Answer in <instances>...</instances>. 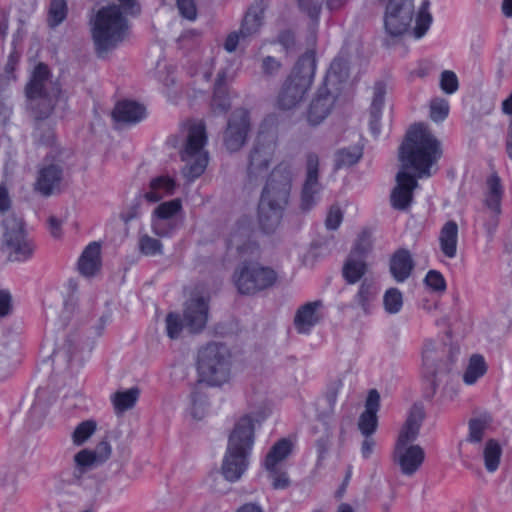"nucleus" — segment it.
Returning a JSON list of instances; mask_svg holds the SVG:
<instances>
[{
	"label": "nucleus",
	"instance_id": "0eeeda50",
	"mask_svg": "<svg viewBox=\"0 0 512 512\" xmlns=\"http://www.w3.org/2000/svg\"><path fill=\"white\" fill-rule=\"evenodd\" d=\"M316 69V59L313 51H307L300 56L283 84L278 96V105L283 110L295 107L310 88Z\"/></svg>",
	"mask_w": 512,
	"mask_h": 512
},
{
	"label": "nucleus",
	"instance_id": "ddd939ff",
	"mask_svg": "<svg viewBox=\"0 0 512 512\" xmlns=\"http://www.w3.org/2000/svg\"><path fill=\"white\" fill-rule=\"evenodd\" d=\"M275 152V142L267 134L260 132L247 156V182L255 185L267 172Z\"/></svg>",
	"mask_w": 512,
	"mask_h": 512
},
{
	"label": "nucleus",
	"instance_id": "7c9ffc66",
	"mask_svg": "<svg viewBox=\"0 0 512 512\" xmlns=\"http://www.w3.org/2000/svg\"><path fill=\"white\" fill-rule=\"evenodd\" d=\"M488 191L485 194V206L496 215L501 214V201L503 197V187L499 176L493 175L487 180Z\"/></svg>",
	"mask_w": 512,
	"mask_h": 512
},
{
	"label": "nucleus",
	"instance_id": "e2e57ef3",
	"mask_svg": "<svg viewBox=\"0 0 512 512\" xmlns=\"http://www.w3.org/2000/svg\"><path fill=\"white\" fill-rule=\"evenodd\" d=\"M380 406V394L376 389H371L368 393L366 403H365V411H370L371 413L377 414Z\"/></svg>",
	"mask_w": 512,
	"mask_h": 512
},
{
	"label": "nucleus",
	"instance_id": "3c124183",
	"mask_svg": "<svg viewBox=\"0 0 512 512\" xmlns=\"http://www.w3.org/2000/svg\"><path fill=\"white\" fill-rule=\"evenodd\" d=\"M440 87L446 94H453L458 90L457 75L450 70H444L440 77Z\"/></svg>",
	"mask_w": 512,
	"mask_h": 512
},
{
	"label": "nucleus",
	"instance_id": "09e8293b",
	"mask_svg": "<svg viewBox=\"0 0 512 512\" xmlns=\"http://www.w3.org/2000/svg\"><path fill=\"white\" fill-rule=\"evenodd\" d=\"M75 465L76 469L79 470L80 473L85 472L87 469L91 468L92 466L98 464L95 454L91 450H81L78 452L75 457Z\"/></svg>",
	"mask_w": 512,
	"mask_h": 512
},
{
	"label": "nucleus",
	"instance_id": "5fc2aeb1",
	"mask_svg": "<svg viewBox=\"0 0 512 512\" xmlns=\"http://www.w3.org/2000/svg\"><path fill=\"white\" fill-rule=\"evenodd\" d=\"M385 96V84L383 82H377L374 86L373 100L370 106L371 113L382 114V108L384 105Z\"/></svg>",
	"mask_w": 512,
	"mask_h": 512
},
{
	"label": "nucleus",
	"instance_id": "69168bd1",
	"mask_svg": "<svg viewBox=\"0 0 512 512\" xmlns=\"http://www.w3.org/2000/svg\"><path fill=\"white\" fill-rule=\"evenodd\" d=\"M341 387H342V381L336 380L327 389L325 399L331 408L335 405V403L337 401L338 393H339V390L341 389Z\"/></svg>",
	"mask_w": 512,
	"mask_h": 512
},
{
	"label": "nucleus",
	"instance_id": "473e14b6",
	"mask_svg": "<svg viewBox=\"0 0 512 512\" xmlns=\"http://www.w3.org/2000/svg\"><path fill=\"white\" fill-rule=\"evenodd\" d=\"M263 8L252 5L244 16L240 28L242 38L249 37L258 32L263 23Z\"/></svg>",
	"mask_w": 512,
	"mask_h": 512
},
{
	"label": "nucleus",
	"instance_id": "338daca9",
	"mask_svg": "<svg viewBox=\"0 0 512 512\" xmlns=\"http://www.w3.org/2000/svg\"><path fill=\"white\" fill-rule=\"evenodd\" d=\"M329 445H330V435L329 434H326V435L320 437L316 441V450L318 453V461L324 459L326 453L328 452Z\"/></svg>",
	"mask_w": 512,
	"mask_h": 512
},
{
	"label": "nucleus",
	"instance_id": "bb28decb",
	"mask_svg": "<svg viewBox=\"0 0 512 512\" xmlns=\"http://www.w3.org/2000/svg\"><path fill=\"white\" fill-rule=\"evenodd\" d=\"M251 234V223L247 217L238 219L227 238V248L242 252Z\"/></svg>",
	"mask_w": 512,
	"mask_h": 512
},
{
	"label": "nucleus",
	"instance_id": "c9c22d12",
	"mask_svg": "<svg viewBox=\"0 0 512 512\" xmlns=\"http://www.w3.org/2000/svg\"><path fill=\"white\" fill-rule=\"evenodd\" d=\"M502 455V448L498 441L495 439H489L484 447L483 457H484V465L488 472H495L500 463Z\"/></svg>",
	"mask_w": 512,
	"mask_h": 512
},
{
	"label": "nucleus",
	"instance_id": "72a5a7b5",
	"mask_svg": "<svg viewBox=\"0 0 512 512\" xmlns=\"http://www.w3.org/2000/svg\"><path fill=\"white\" fill-rule=\"evenodd\" d=\"M367 264L365 259L348 256L342 269L343 277L348 284H355L366 273Z\"/></svg>",
	"mask_w": 512,
	"mask_h": 512
},
{
	"label": "nucleus",
	"instance_id": "49530a36",
	"mask_svg": "<svg viewBox=\"0 0 512 512\" xmlns=\"http://www.w3.org/2000/svg\"><path fill=\"white\" fill-rule=\"evenodd\" d=\"M449 114V103L442 98H435L430 103V118L434 122L444 121Z\"/></svg>",
	"mask_w": 512,
	"mask_h": 512
},
{
	"label": "nucleus",
	"instance_id": "a18cd8bd",
	"mask_svg": "<svg viewBox=\"0 0 512 512\" xmlns=\"http://www.w3.org/2000/svg\"><path fill=\"white\" fill-rule=\"evenodd\" d=\"M377 424V414L370 411H364L359 417L358 427L365 437H370L376 431Z\"/></svg>",
	"mask_w": 512,
	"mask_h": 512
},
{
	"label": "nucleus",
	"instance_id": "9d476101",
	"mask_svg": "<svg viewBox=\"0 0 512 512\" xmlns=\"http://www.w3.org/2000/svg\"><path fill=\"white\" fill-rule=\"evenodd\" d=\"M278 275L274 269L258 262L243 261L234 271L233 281L241 295L253 296L274 286Z\"/></svg>",
	"mask_w": 512,
	"mask_h": 512
},
{
	"label": "nucleus",
	"instance_id": "4d7b16f0",
	"mask_svg": "<svg viewBox=\"0 0 512 512\" xmlns=\"http://www.w3.org/2000/svg\"><path fill=\"white\" fill-rule=\"evenodd\" d=\"M298 6L312 20H317L321 12V2L319 0H298Z\"/></svg>",
	"mask_w": 512,
	"mask_h": 512
},
{
	"label": "nucleus",
	"instance_id": "052dcab7",
	"mask_svg": "<svg viewBox=\"0 0 512 512\" xmlns=\"http://www.w3.org/2000/svg\"><path fill=\"white\" fill-rule=\"evenodd\" d=\"M12 310V296L8 290H0V317H6Z\"/></svg>",
	"mask_w": 512,
	"mask_h": 512
},
{
	"label": "nucleus",
	"instance_id": "1a4fd4ad",
	"mask_svg": "<svg viewBox=\"0 0 512 512\" xmlns=\"http://www.w3.org/2000/svg\"><path fill=\"white\" fill-rule=\"evenodd\" d=\"M231 368V354L222 343H208L198 351L197 371L202 382L220 386L228 381Z\"/></svg>",
	"mask_w": 512,
	"mask_h": 512
},
{
	"label": "nucleus",
	"instance_id": "4be33fe9",
	"mask_svg": "<svg viewBox=\"0 0 512 512\" xmlns=\"http://www.w3.org/2000/svg\"><path fill=\"white\" fill-rule=\"evenodd\" d=\"M414 266L415 263L409 250L400 248L391 256L389 270L395 281L402 283L410 277Z\"/></svg>",
	"mask_w": 512,
	"mask_h": 512
},
{
	"label": "nucleus",
	"instance_id": "f03ea898",
	"mask_svg": "<svg viewBox=\"0 0 512 512\" xmlns=\"http://www.w3.org/2000/svg\"><path fill=\"white\" fill-rule=\"evenodd\" d=\"M50 76L48 66L39 63L34 68L30 81L25 87L29 107L35 118L33 136L44 145H49L52 142L53 135L50 128H47L45 133H41L42 121L50 117L62 93L58 83L49 81Z\"/></svg>",
	"mask_w": 512,
	"mask_h": 512
},
{
	"label": "nucleus",
	"instance_id": "cd10ccee",
	"mask_svg": "<svg viewBox=\"0 0 512 512\" xmlns=\"http://www.w3.org/2000/svg\"><path fill=\"white\" fill-rule=\"evenodd\" d=\"M176 188V183L169 176H158L151 180L149 190L144 194L148 202L156 203L163 197L172 195Z\"/></svg>",
	"mask_w": 512,
	"mask_h": 512
},
{
	"label": "nucleus",
	"instance_id": "4468645a",
	"mask_svg": "<svg viewBox=\"0 0 512 512\" xmlns=\"http://www.w3.org/2000/svg\"><path fill=\"white\" fill-rule=\"evenodd\" d=\"M413 17V0H389L384 16L386 32L392 37L403 35L410 29Z\"/></svg>",
	"mask_w": 512,
	"mask_h": 512
},
{
	"label": "nucleus",
	"instance_id": "37998d69",
	"mask_svg": "<svg viewBox=\"0 0 512 512\" xmlns=\"http://www.w3.org/2000/svg\"><path fill=\"white\" fill-rule=\"evenodd\" d=\"M230 99L227 90H221L220 88H214L213 96L211 100V108L213 112L223 114L230 109Z\"/></svg>",
	"mask_w": 512,
	"mask_h": 512
},
{
	"label": "nucleus",
	"instance_id": "13d9d810",
	"mask_svg": "<svg viewBox=\"0 0 512 512\" xmlns=\"http://www.w3.org/2000/svg\"><path fill=\"white\" fill-rule=\"evenodd\" d=\"M176 5L183 17L189 20L196 19L197 9L194 0H176Z\"/></svg>",
	"mask_w": 512,
	"mask_h": 512
},
{
	"label": "nucleus",
	"instance_id": "a19ab883",
	"mask_svg": "<svg viewBox=\"0 0 512 512\" xmlns=\"http://www.w3.org/2000/svg\"><path fill=\"white\" fill-rule=\"evenodd\" d=\"M68 12L66 0H51L48 13V25L55 28L66 18Z\"/></svg>",
	"mask_w": 512,
	"mask_h": 512
},
{
	"label": "nucleus",
	"instance_id": "864d4df0",
	"mask_svg": "<svg viewBox=\"0 0 512 512\" xmlns=\"http://www.w3.org/2000/svg\"><path fill=\"white\" fill-rule=\"evenodd\" d=\"M432 23V15L430 12H418L416 17V26L413 30L415 38H422L429 30Z\"/></svg>",
	"mask_w": 512,
	"mask_h": 512
},
{
	"label": "nucleus",
	"instance_id": "393cba45",
	"mask_svg": "<svg viewBox=\"0 0 512 512\" xmlns=\"http://www.w3.org/2000/svg\"><path fill=\"white\" fill-rule=\"evenodd\" d=\"M100 244L91 242L82 252L78 261L79 272L86 276H93L100 268Z\"/></svg>",
	"mask_w": 512,
	"mask_h": 512
},
{
	"label": "nucleus",
	"instance_id": "8fccbe9b",
	"mask_svg": "<svg viewBox=\"0 0 512 512\" xmlns=\"http://www.w3.org/2000/svg\"><path fill=\"white\" fill-rule=\"evenodd\" d=\"M191 414L195 419H201L204 415L207 405L206 396L199 391H193L190 394Z\"/></svg>",
	"mask_w": 512,
	"mask_h": 512
},
{
	"label": "nucleus",
	"instance_id": "0e129e2a",
	"mask_svg": "<svg viewBox=\"0 0 512 512\" xmlns=\"http://www.w3.org/2000/svg\"><path fill=\"white\" fill-rule=\"evenodd\" d=\"M277 42L281 44L286 51H289L295 46V36L290 30H283L278 34Z\"/></svg>",
	"mask_w": 512,
	"mask_h": 512
},
{
	"label": "nucleus",
	"instance_id": "f8f14e48",
	"mask_svg": "<svg viewBox=\"0 0 512 512\" xmlns=\"http://www.w3.org/2000/svg\"><path fill=\"white\" fill-rule=\"evenodd\" d=\"M208 318V303L204 297H195L188 300L185 304L183 318L178 313H169L166 316L167 335L171 339H177L183 328H187L190 333L201 332Z\"/></svg>",
	"mask_w": 512,
	"mask_h": 512
},
{
	"label": "nucleus",
	"instance_id": "39448f33",
	"mask_svg": "<svg viewBox=\"0 0 512 512\" xmlns=\"http://www.w3.org/2000/svg\"><path fill=\"white\" fill-rule=\"evenodd\" d=\"M425 419L423 404L414 403L410 408L406 421L399 433L394 451V460L399 465L403 475H414L425 459V452L419 445H409L414 442Z\"/></svg>",
	"mask_w": 512,
	"mask_h": 512
},
{
	"label": "nucleus",
	"instance_id": "ea45409f",
	"mask_svg": "<svg viewBox=\"0 0 512 512\" xmlns=\"http://www.w3.org/2000/svg\"><path fill=\"white\" fill-rule=\"evenodd\" d=\"M139 252L147 257L163 255V244L159 239L147 234L141 235L138 239Z\"/></svg>",
	"mask_w": 512,
	"mask_h": 512
},
{
	"label": "nucleus",
	"instance_id": "774afa93",
	"mask_svg": "<svg viewBox=\"0 0 512 512\" xmlns=\"http://www.w3.org/2000/svg\"><path fill=\"white\" fill-rule=\"evenodd\" d=\"M505 150L507 156L512 161V118L510 119L505 137Z\"/></svg>",
	"mask_w": 512,
	"mask_h": 512
},
{
	"label": "nucleus",
	"instance_id": "6ab92c4d",
	"mask_svg": "<svg viewBox=\"0 0 512 512\" xmlns=\"http://www.w3.org/2000/svg\"><path fill=\"white\" fill-rule=\"evenodd\" d=\"M396 182L390 195L391 205L396 210L406 211L413 202V191L419 185L417 178L402 170L397 173Z\"/></svg>",
	"mask_w": 512,
	"mask_h": 512
},
{
	"label": "nucleus",
	"instance_id": "6e6552de",
	"mask_svg": "<svg viewBox=\"0 0 512 512\" xmlns=\"http://www.w3.org/2000/svg\"><path fill=\"white\" fill-rule=\"evenodd\" d=\"M4 232L0 245L1 252L9 262H26L33 258L36 243L26 229L21 217L7 215L3 220Z\"/></svg>",
	"mask_w": 512,
	"mask_h": 512
},
{
	"label": "nucleus",
	"instance_id": "c756f323",
	"mask_svg": "<svg viewBox=\"0 0 512 512\" xmlns=\"http://www.w3.org/2000/svg\"><path fill=\"white\" fill-rule=\"evenodd\" d=\"M378 293L379 286L377 282L372 278H364L354 300L364 313L369 314L371 312V304L376 300Z\"/></svg>",
	"mask_w": 512,
	"mask_h": 512
},
{
	"label": "nucleus",
	"instance_id": "bf43d9fd",
	"mask_svg": "<svg viewBox=\"0 0 512 512\" xmlns=\"http://www.w3.org/2000/svg\"><path fill=\"white\" fill-rule=\"evenodd\" d=\"M342 219L343 214L340 208L332 206L326 217L325 225L329 230H336L340 226Z\"/></svg>",
	"mask_w": 512,
	"mask_h": 512
},
{
	"label": "nucleus",
	"instance_id": "c85d7f7f",
	"mask_svg": "<svg viewBox=\"0 0 512 512\" xmlns=\"http://www.w3.org/2000/svg\"><path fill=\"white\" fill-rule=\"evenodd\" d=\"M440 248L448 258H454L457 254L458 225L455 221L446 222L440 231Z\"/></svg>",
	"mask_w": 512,
	"mask_h": 512
},
{
	"label": "nucleus",
	"instance_id": "7ed1b4c3",
	"mask_svg": "<svg viewBox=\"0 0 512 512\" xmlns=\"http://www.w3.org/2000/svg\"><path fill=\"white\" fill-rule=\"evenodd\" d=\"M442 156L440 141L423 123L410 127L405 140L399 148V160L402 167L415 171L416 178H428L431 168Z\"/></svg>",
	"mask_w": 512,
	"mask_h": 512
},
{
	"label": "nucleus",
	"instance_id": "f257e3e1",
	"mask_svg": "<svg viewBox=\"0 0 512 512\" xmlns=\"http://www.w3.org/2000/svg\"><path fill=\"white\" fill-rule=\"evenodd\" d=\"M294 178L293 166L282 161L268 175L258 202V222L261 230L273 233L280 225L290 202Z\"/></svg>",
	"mask_w": 512,
	"mask_h": 512
},
{
	"label": "nucleus",
	"instance_id": "603ef678",
	"mask_svg": "<svg viewBox=\"0 0 512 512\" xmlns=\"http://www.w3.org/2000/svg\"><path fill=\"white\" fill-rule=\"evenodd\" d=\"M425 284L435 292H444L446 290V281L443 275L437 270H430L424 278Z\"/></svg>",
	"mask_w": 512,
	"mask_h": 512
},
{
	"label": "nucleus",
	"instance_id": "e433bc0d",
	"mask_svg": "<svg viewBox=\"0 0 512 512\" xmlns=\"http://www.w3.org/2000/svg\"><path fill=\"white\" fill-rule=\"evenodd\" d=\"M362 157V150L358 147L339 149L335 153L334 166L339 170L355 165Z\"/></svg>",
	"mask_w": 512,
	"mask_h": 512
},
{
	"label": "nucleus",
	"instance_id": "de8ad7c7",
	"mask_svg": "<svg viewBox=\"0 0 512 512\" xmlns=\"http://www.w3.org/2000/svg\"><path fill=\"white\" fill-rule=\"evenodd\" d=\"M370 234L367 231H363L357 238L352 251L349 256L365 259L369 251L371 250Z\"/></svg>",
	"mask_w": 512,
	"mask_h": 512
},
{
	"label": "nucleus",
	"instance_id": "f704fd0d",
	"mask_svg": "<svg viewBox=\"0 0 512 512\" xmlns=\"http://www.w3.org/2000/svg\"><path fill=\"white\" fill-rule=\"evenodd\" d=\"M492 423V416L489 413H482L479 417L469 420V434L467 441L479 443L482 441L485 430Z\"/></svg>",
	"mask_w": 512,
	"mask_h": 512
},
{
	"label": "nucleus",
	"instance_id": "412c9836",
	"mask_svg": "<svg viewBox=\"0 0 512 512\" xmlns=\"http://www.w3.org/2000/svg\"><path fill=\"white\" fill-rule=\"evenodd\" d=\"M112 117L115 122L136 124L146 117V108L133 100H122L116 103Z\"/></svg>",
	"mask_w": 512,
	"mask_h": 512
},
{
	"label": "nucleus",
	"instance_id": "58836bf2",
	"mask_svg": "<svg viewBox=\"0 0 512 512\" xmlns=\"http://www.w3.org/2000/svg\"><path fill=\"white\" fill-rule=\"evenodd\" d=\"M139 396L137 388H130L123 392H117L114 395L113 404L117 412H124L131 409Z\"/></svg>",
	"mask_w": 512,
	"mask_h": 512
},
{
	"label": "nucleus",
	"instance_id": "4c0bfd02",
	"mask_svg": "<svg viewBox=\"0 0 512 512\" xmlns=\"http://www.w3.org/2000/svg\"><path fill=\"white\" fill-rule=\"evenodd\" d=\"M487 367L483 356L475 354L470 358L469 365L463 375L466 384H474L486 373Z\"/></svg>",
	"mask_w": 512,
	"mask_h": 512
},
{
	"label": "nucleus",
	"instance_id": "5701e85b",
	"mask_svg": "<svg viewBox=\"0 0 512 512\" xmlns=\"http://www.w3.org/2000/svg\"><path fill=\"white\" fill-rule=\"evenodd\" d=\"M63 170L59 165L50 164L39 171L35 189L43 196H50L59 187Z\"/></svg>",
	"mask_w": 512,
	"mask_h": 512
},
{
	"label": "nucleus",
	"instance_id": "f3484780",
	"mask_svg": "<svg viewBox=\"0 0 512 512\" xmlns=\"http://www.w3.org/2000/svg\"><path fill=\"white\" fill-rule=\"evenodd\" d=\"M250 131V115L248 110L235 109L230 115L224 132V145L230 152L239 151L245 144Z\"/></svg>",
	"mask_w": 512,
	"mask_h": 512
},
{
	"label": "nucleus",
	"instance_id": "c03bdc74",
	"mask_svg": "<svg viewBox=\"0 0 512 512\" xmlns=\"http://www.w3.org/2000/svg\"><path fill=\"white\" fill-rule=\"evenodd\" d=\"M96 430V423L93 420L81 422L74 430L72 438L76 445H82Z\"/></svg>",
	"mask_w": 512,
	"mask_h": 512
},
{
	"label": "nucleus",
	"instance_id": "a878e982",
	"mask_svg": "<svg viewBox=\"0 0 512 512\" xmlns=\"http://www.w3.org/2000/svg\"><path fill=\"white\" fill-rule=\"evenodd\" d=\"M349 77V62L342 56L338 55L331 62L329 70L324 78L323 84L330 88H340V85Z\"/></svg>",
	"mask_w": 512,
	"mask_h": 512
},
{
	"label": "nucleus",
	"instance_id": "aec40b11",
	"mask_svg": "<svg viewBox=\"0 0 512 512\" xmlns=\"http://www.w3.org/2000/svg\"><path fill=\"white\" fill-rule=\"evenodd\" d=\"M182 209V202L176 198L159 204L154 212L152 229L155 234L161 237L169 236L175 229L172 225L173 217Z\"/></svg>",
	"mask_w": 512,
	"mask_h": 512
},
{
	"label": "nucleus",
	"instance_id": "a211bd4d",
	"mask_svg": "<svg viewBox=\"0 0 512 512\" xmlns=\"http://www.w3.org/2000/svg\"><path fill=\"white\" fill-rule=\"evenodd\" d=\"M341 88L332 89L322 84L310 103L307 120L311 125L320 124L331 112Z\"/></svg>",
	"mask_w": 512,
	"mask_h": 512
},
{
	"label": "nucleus",
	"instance_id": "680f3d73",
	"mask_svg": "<svg viewBox=\"0 0 512 512\" xmlns=\"http://www.w3.org/2000/svg\"><path fill=\"white\" fill-rule=\"evenodd\" d=\"M98 464L106 461L111 455V446L107 441H101L96 448L92 451Z\"/></svg>",
	"mask_w": 512,
	"mask_h": 512
},
{
	"label": "nucleus",
	"instance_id": "dca6fc26",
	"mask_svg": "<svg viewBox=\"0 0 512 512\" xmlns=\"http://www.w3.org/2000/svg\"><path fill=\"white\" fill-rule=\"evenodd\" d=\"M423 376L429 387L425 390V397L431 399L438 388L449 379L452 368L451 360L438 359L433 350L426 348L423 352Z\"/></svg>",
	"mask_w": 512,
	"mask_h": 512
},
{
	"label": "nucleus",
	"instance_id": "79ce46f5",
	"mask_svg": "<svg viewBox=\"0 0 512 512\" xmlns=\"http://www.w3.org/2000/svg\"><path fill=\"white\" fill-rule=\"evenodd\" d=\"M384 309L389 314L398 313L403 306V295L398 288H389L383 296Z\"/></svg>",
	"mask_w": 512,
	"mask_h": 512
},
{
	"label": "nucleus",
	"instance_id": "6e6d98bb",
	"mask_svg": "<svg viewBox=\"0 0 512 512\" xmlns=\"http://www.w3.org/2000/svg\"><path fill=\"white\" fill-rule=\"evenodd\" d=\"M281 67V62L273 56H266L262 59L261 72L265 77L276 76L279 73Z\"/></svg>",
	"mask_w": 512,
	"mask_h": 512
},
{
	"label": "nucleus",
	"instance_id": "b1692460",
	"mask_svg": "<svg viewBox=\"0 0 512 512\" xmlns=\"http://www.w3.org/2000/svg\"><path fill=\"white\" fill-rule=\"evenodd\" d=\"M322 301L308 302L300 306L294 317V326L299 333H309L318 321L317 309L322 307Z\"/></svg>",
	"mask_w": 512,
	"mask_h": 512
},
{
	"label": "nucleus",
	"instance_id": "423d86ee",
	"mask_svg": "<svg viewBox=\"0 0 512 512\" xmlns=\"http://www.w3.org/2000/svg\"><path fill=\"white\" fill-rule=\"evenodd\" d=\"M127 29L128 21L122 14L120 6L112 4L100 8L92 27V39L97 55L102 57L114 49L124 39Z\"/></svg>",
	"mask_w": 512,
	"mask_h": 512
},
{
	"label": "nucleus",
	"instance_id": "2f4dec72",
	"mask_svg": "<svg viewBox=\"0 0 512 512\" xmlns=\"http://www.w3.org/2000/svg\"><path fill=\"white\" fill-rule=\"evenodd\" d=\"M291 449L292 444L288 439L283 438L277 441L265 457V468L271 472L275 471L277 464L291 453Z\"/></svg>",
	"mask_w": 512,
	"mask_h": 512
},
{
	"label": "nucleus",
	"instance_id": "9b49d317",
	"mask_svg": "<svg viewBox=\"0 0 512 512\" xmlns=\"http://www.w3.org/2000/svg\"><path fill=\"white\" fill-rule=\"evenodd\" d=\"M207 142L205 125L196 123L190 126L186 143L180 152L181 160L186 162L183 170L190 181L201 176L208 164V154L204 151Z\"/></svg>",
	"mask_w": 512,
	"mask_h": 512
},
{
	"label": "nucleus",
	"instance_id": "20e7f679",
	"mask_svg": "<svg viewBox=\"0 0 512 512\" xmlns=\"http://www.w3.org/2000/svg\"><path fill=\"white\" fill-rule=\"evenodd\" d=\"M254 445V421L249 415L241 416L228 437L221 471L230 482L238 481L249 465Z\"/></svg>",
	"mask_w": 512,
	"mask_h": 512
},
{
	"label": "nucleus",
	"instance_id": "2eb2a0df",
	"mask_svg": "<svg viewBox=\"0 0 512 512\" xmlns=\"http://www.w3.org/2000/svg\"><path fill=\"white\" fill-rule=\"evenodd\" d=\"M322 185L319 182V157L310 152L306 155L305 180L301 187L299 209L301 212H309L316 206Z\"/></svg>",
	"mask_w": 512,
	"mask_h": 512
}]
</instances>
